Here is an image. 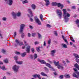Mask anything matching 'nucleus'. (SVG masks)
Instances as JSON below:
<instances>
[{
    "mask_svg": "<svg viewBox=\"0 0 79 79\" xmlns=\"http://www.w3.org/2000/svg\"><path fill=\"white\" fill-rule=\"evenodd\" d=\"M2 52L3 53H5L6 51L4 49H2Z\"/></svg>",
    "mask_w": 79,
    "mask_h": 79,
    "instance_id": "nucleus-44",
    "label": "nucleus"
},
{
    "mask_svg": "<svg viewBox=\"0 0 79 79\" xmlns=\"http://www.w3.org/2000/svg\"><path fill=\"white\" fill-rule=\"evenodd\" d=\"M40 63H41L42 64H46V62H45V61L44 60H40Z\"/></svg>",
    "mask_w": 79,
    "mask_h": 79,
    "instance_id": "nucleus-21",
    "label": "nucleus"
},
{
    "mask_svg": "<svg viewBox=\"0 0 79 79\" xmlns=\"http://www.w3.org/2000/svg\"><path fill=\"white\" fill-rule=\"evenodd\" d=\"M28 3V1H27L26 0H25L23 2V4H24V3Z\"/></svg>",
    "mask_w": 79,
    "mask_h": 79,
    "instance_id": "nucleus-33",
    "label": "nucleus"
},
{
    "mask_svg": "<svg viewBox=\"0 0 79 79\" xmlns=\"http://www.w3.org/2000/svg\"><path fill=\"white\" fill-rule=\"evenodd\" d=\"M35 33H32V36L33 37H35Z\"/></svg>",
    "mask_w": 79,
    "mask_h": 79,
    "instance_id": "nucleus-41",
    "label": "nucleus"
},
{
    "mask_svg": "<svg viewBox=\"0 0 79 79\" xmlns=\"http://www.w3.org/2000/svg\"><path fill=\"white\" fill-rule=\"evenodd\" d=\"M63 12L65 22L67 23V22H68L69 20V18L70 17V14L68 12H66V10L65 9L63 10Z\"/></svg>",
    "mask_w": 79,
    "mask_h": 79,
    "instance_id": "nucleus-1",
    "label": "nucleus"
},
{
    "mask_svg": "<svg viewBox=\"0 0 79 79\" xmlns=\"http://www.w3.org/2000/svg\"><path fill=\"white\" fill-rule=\"evenodd\" d=\"M16 35V32H15L14 36V37H15Z\"/></svg>",
    "mask_w": 79,
    "mask_h": 79,
    "instance_id": "nucleus-49",
    "label": "nucleus"
},
{
    "mask_svg": "<svg viewBox=\"0 0 79 79\" xmlns=\"http://www.w3.org/2000/svg\"><path fill=\"white\" fill-rule=\"evenodd\" d=\"M64 76L66 77V78H68V79H70L71 77H70V75L69 74H65Z\"/></svg>",
    "mask_w": 79,
    "mask_h": 79,
    "instance_id": "nucleus-14",
    "label": "nucleus"
},
{
    "mask_svg": "<svg viewBox=\"0 0 79 79\" xmlns=\"http://www.w3.org/2000/svg\"><path fill=\"white\" fill-rule=\"evenodd\" d=\"M50 43H51V40H49L48 41V44L49 45H50Z\"/></svg>",
    "mask_w": 79,
    "mask_h": 79,
    "instance_id": "nucleus-34",
    "label": "nucleus"
},
{
    "mask_svg": "<svg viewBox=\"0 0 79 79\" xmlns=\"http://www.w3.org/2000/svg\"><path fill=\"white\" fill-rule=\"evenodd\" d=\"M71 40L73 42H75V40H74V39L73 38V39H71Z\"/></svg>",
    "mask_w": 79,
    "mask_h": 79,
    "instance_id": "nucleus-50",
    "label": "nucleus"
},
{
    "mask_svg": "<svg viewBox=\"0 0 79 79\" xmlns=\"http://www.w3.org/2000/svg\"><path fill=\"white\" fill-rule=\"evenodd\" d=\"M48 61H49V63H52V61H50V60H48Z\"/></svg>",
    "mask_w": 79,
    "mask_h": 79,
    "instance_id": "nucleus-63",
    "label": "nucleus"
},
{
    "mask_svg": "<svg viewBox=\"0 0 79 79\" xmlns=\"http://www.w3.org/2000/svg\"><path fill=\"white\" fill-rule=\"evenodd\" d=\"M64 77V76L63 75H61L59 76V79H63V77Z\"/></svg>",
    "mask_w": 79,
    "mask_h": 79,
    "instance_id": "nucleus-32",
    "label": "nucleus"
},
{
    "mask_svg": "<svg viewBox=\"0 0 79 79\" xmlns=\"http://www.w3.org/2000/svg\"><path fill=\"white\" fill-rule=\"evenodd\" d=\"M16 63L19 64H23V61H16Z\"/></svg>",
    "mask_w": 79,
    "mask_h": 79,
    "instance_id": "nucleus-28",
    "label": "nucleus"
},
{
    "mask_svg": "<svg viewBox=\"0 0 79 79\" xmlns=\"http://www.w3.org/2000/svg\"><path fill=\"white\" fill-rule=\"evenodd\" d=\"M44 69H45V70H46V71H47L48 70V69H47V67H45Z\"/></svg>",
    "mask_w": 79,
    "mask_h": 79,
    "instance_id": "nucleus-56",
    "label": "nucleus"
},
{
    "mask_svg": "<svg viewBox=\"0 0 79 79\" xmlns=\"http://www.w3.org/2000/svg\"><path fill=\"white\" fill-rule=\"evenodd\" d=\"M2 19L4 21H6V19L5 18H3Z\"/></svg>",
    "mask_w": 79,
    "mask_h": 79,
    "instance_id": "nucleus-54",
    "label": "nucleus"
},
{
    "mask_svg": "<svg viewBox=\"0 0 79 79\" xmlns=\"http://www.w3.org/2000/svg\"><path fill=\"white\" fill-rule=\"evenodd\" d=\"M40 48L39 47V48H36V50L37 51V52H39L40 51Z\"/></svg>",
    "mask_w": 79,
    "mask_h": 79,
    "instance_id": "nucleus-40",
    "label": "nucleus"
},
{
    "mask_svg": "<svg viewBox=\"0 0 79 79\" xmlns=\"http://www.w3.org/2000/svg\"><path fill=\"white\" fill-rule=\"evenodd\" d=\"M40 20H41V21H44V16H43V15H42V14L40 15Z\"/></svg>",
    "mask_w": 79,
    "mask_h": 79,
    "instance_id": "nucleus-15",
    "label": "nucleus"
},
{
    "mask_svg": "<svg viewBox=\"0 0 79 79\" xmlns=\"http://www.w3.org/2000/svg\"><path fill=\"white\" fill-rule=\"evenodd\" d=\"M28 37H31V34L30 33H29L28 34Z\"/></svg>",
    "mask_w": 79,
    "mask_h": 79,
    "instance_id": "nucleus-58",
    "label": "nucleus"
},
{
    "mask_svg": "<svg viewBox=\"0 0 79 79\" xmlns=\"http://www.w3.org/2000/svg\"><path fill=\"white\" fill-rule=\"evenodd\" d=\"M32 76L33 77H35V78H36V77H38L39 79L40 78L39 77H40V75H32Z\"/></svg>",
    "mask_w": 79,
    "mask_h": 79,
    "instance_id": "nucleus-17",
    "label": "nucleus"
},
{
    "mask_svg": "<svg viewBox=\"0 0 79 79\" xmlns=\"http://www.w3.org/2000/svg\"><path fill=\"white\" fill-rule=\"evenodd\" d=\"M41 74L42 75V76H48L45 73H44V72H42L41 73Z\"/></svg>",
    "mask_w": 79,
    "mask_h": 79,
    "instance_id": "nucleus-26",
    "label": "nucleus"
},
{
    "mask_svg": "<svg viewBox=\"0 0 79 79\" xmlns=\"http://www.w3.org/2000/svg\"><path fill=\"white\" fill-rule=\"evenodd\" d=\"M31 49V47L29 45L28 46L26 49V52H27L28 53H29V52H30V49Z\"/></svg>",
    "mask_w": 79,
    "mask_h": 79,
    "instance_id": "nucleus-10",
    "label": "nucleus"
},
{
    "mask_svg": "<svg viewBox=\"0 0 79 79\" xmlns=\"http://www.w3.org/2000/svg\"><path fill=\"white\" fill-rule=\"evenodd\" d=\"M62 38H63V40H64V35H62Z\"/></svg>",
    "mask_w": 79,
    "mask_h": 79,
    "instance_id": "nucleus-55",
    "label": "nucleus"
},
{
    "mask_svg": "<svg viewBox=\"0 0 79 79\" xmlns=\"http://www.w3.org/2000/svg\"><path fill=\"white\" fill-rule=\"evenodd\" d=\"M52 6H57L58 7L60 8L61 7V9H63V7H64V5L60 3H58L56 2H52Z\"/></svg>",
    "mask_w": 79,
    "mask_h": 79,
    "instance_id": "nucleus-3",
    "label": "nucleus"
},
{
    "mask_svg": "<svg viewBox=\"0 0 79 79\" xmlns=\"http://www.w3.org/2000/svg\"><path fill=\"white\" fill-rule=\"evenodd\" d=\"M31 51L33 53H34V52H35V50H34V48H31Z\"/></svg>",
    "mask_w": 79,
    "mask_h": 79,
    "instance_id": "nucleus-37",
    "label": "nucleus"
},
{
    "mask_svg": "<svg viewBox=\"0 0 79 79\" xmlns=\"http://www.w3.org/2000/svg\"><path fill=\"white\" fill-rule=\"evenodd\" d=\"M21 12H18L17 14L16 15L17 16H21Z\"/></svg>",
    "mask_w": 79,
    "mask_h": 79,
    "instance_id": "nucleus-30",
    "label": "nucleus"
},
{
    "mask_svg": "<svg viewBox=\"0 0 79 79\" xmlns=\"http://www.w3.org/2000/svg\"><path fill=\"white\" fill-rule=\"evenodd\" d=\"M22 48L23 49H24V48H25V46L22 47Z\"/></svg>",
    "mask_w": 79,
    "mask_h": 79,
    "instance_id": "nucleus-62",
    "label": "nucleus"
},
{
    "mask_svg": "<svg viewBox=\"0 0 79 79\" xmlns=\"http://www.w3.org/2000/svg\"><path fill=\"white\" fill-rule=\"evenodd\" d=\"M28 11L30 14L29 15H28V16H29V17H32V16H33V14H32V12L31 11V9H28Z\"/></svg>",
    "mask_w": 79,
    "mask_h": 79,
    "instance_id": "nucleus-8",
    "label": "nucleus"
},
{
    "mask_svg": "<svg viewBox=\"0 0 79 79\" xmlns=\"http://www.w3.org/2000/svg\"><path fill=\"white\" fill-rule=\"evenodd\" d=\"M73 77L77 78V79H79V77H78V76H77V75L75 74V73H73Z\"/></svg>",
    "mask_w": 79,
    "mask_h": 79,
    "instance_id": "nucleus-24",
    "label": "nucleus"
},
{
    "mask_svg": "<svg viewBox=\"0 0 79 79\" xmlns=\"http://www.w3.org/2000/svg\"><path fill=\"white\" fill-rule=\"evenodd\" d=\"M0 64H3V62L1 61H0Z\"/></svg>",
    "mask_w": 79,
    "mask_h": 79,
    "instance_id": "nucleus-57",
    "label": "nucleus"
},
{
    "mask_svg": "<svg viewBox=\"0 0 79 79\" xmlns=\"http://www.w3.org/2000/svg\"><path fill=\"white\" fill-rule=\"evenodd\" d=\"M76 23L77 24H79V19H77L76 21Z\"/></svg>",
    "mask_w": 79,
    "mask_h": 79,
    "instance_id": "nucleus-38",
    "label": "nucleus"
},
{
    "mask_svg": "<svg viewBox=\"0 0 79 79\" xmlns=\"http://www.w3.org/2000/svg\"><path fill=\"white\" fill-rule=\"evenodd\" d=\"M21 37L22 38H23L24 37V34L23 33L22 34Z\"/></svg>",
    "mask_w": 79,
    "mask_h": 79,
    "instance_id": "nucleus-47",
    "label": "nucleus"
},
{
    "mask_svg": "<svg viewBox=\"0 0 79 79\" xmlns=\"http://www.w3.org/2000/svg\"><path fill=\"white\" fill-rule=\"evenodd\" d=\"M0 68H1V69H2V70H5V69H5V66H3L2 67L1 66H0Z\"/></svg>",
    "mask_w": 79,
    "mask_h": 79,
    "instance_id": "nucleus-31",
    "label": "nucleus"
},
{
    "mask_svg": "<svg viewBox=\"0 0 79 79\" xmlns=\"http://www.w3.org/2000/svg\"><path fill=\"white\" fill-rule=\"evenodd\" d=\"M44 46L45 47L46 46V43H45V41L44 42Z\"/></svg>",
    "mask_w": 79,
    "mask_h": 79,
    "instance_id": "nucleus-52",
    "label": "nucleus"
},
{
    "mask_svg": "<svg viewBox=\"0 0 79 79\" xmlns=\"http://www.w3.org/2000/svg\"><path fill=\"white\" fill-rule=\"evenodd\" d=\"M61 45H62V46H63V47L64 48H68L67 45H66L65 44H61Z\"/></svg>",
    "mask_w": 79,
    "mask_h": 79,
    "instance_id": "nucleus-19",
    "label": "nucleus"
},
{
    "mask_svg": "<svg viewBox=\"0 0 79 79\" xmlns=\"http://www.w3.org/2000/svg\"><path fill=\"white\" fill-rule=\"evenodd\" d=\"M15 42L17 43V44H19V45H23V42L21 43H19V41L18 40H15Z\"/></svg>",
    "mask_w": 79,
    "mask_h": 79,
    "instance_id": "nucleus-13",
    "label": "nucleus"
},
{
    "mask_svg": "<svg viewBox=\"0 0 79 79\" xmlns=\"http://www.w3.org/2000/svg\"><path fill=\"white\" fill-rule=\"evenodd\" d=\"M56 12L59 18H60V19H61V17H62V15L63 14V13L61 12V10H57Z\"/></svg>",
    "mask_w": 79,
    "mask_h": 79,
    "instance_id": "nucleus-4",
    "label": "nucleus"
},
{
    "mask_svg": "<svg viewBox=\"0 0 79 79\" xmlns=\"http://www.w3.org/2000/svg\"><path fill=\"white\" fill-rule=\"evenodd\" d=\"M23 42L25 44V46H26L27 45H28V44L27 43V42H26V41L25 40H24Z\"/></svg>",
    "mask_w": 79,
    "mask_h": 79,
    "instance_id": "nucleus-35",
    "label": "nucleus"
},
{
    "mask_svg": "<svg viewBox=\"0 0 79 79\" xmlns=\"http://www.w3.org/2000/svg\"><path fill=\"white\" fill-rule=\"evenodd\" d=\"M39 44V42L36 41L35 42V45H37V44Z\"/></svg>",
    "mask_w": 79,
    "mask_h": 79,
    "instance_id": "nucleus-43",
    "label": "nucleus"
},
{
    "mask_svg": "<svg viewBox=\"0 0 79 79\" xmlns=\"http://www.w3.org/2000/svg\"><path fill=\"white\" fill-rule=\"evenodd\" d=\"M29 27H30V28H31V29H32V26H29Z\"/></svg>",
    "mask_w": 79,
    "mask_h": 79,
    "instance_id": "nucleus-59",
    "label": "nucleus"
},
{
    "mask_svg": "<svg viewBox=\"0 0 79 79\" xmlns=\"http://www.w3.org/2000/svg\"><path fill=\"white\" fill-rule=\"evenodd\" d=\"M54 75H57V73H56V72H55V73H54Z\"/></svg>",
    "mask_w": 79,
    "mask_h": 79,
    "instance_id": "nucleus-61",
    "label": "nucleus"
},
{
    "mask_svg": "<svg viewBox=\"0 0 79 79\" xmlns=\"http://www.w3.org/2000/svg\"><path fill=\"white\" fill-rule=\"evenodd\" d=\"M20 27L19 32L20 33H23V30H24V26H25V25L24 24H21L20 25Z\"/></svg>",
    "mask_w": 79,
    "mask_h": 79,
    "instance_id": "nucleus-5",
    "label": "nucleus"
},
{
    "mask_svg": "<svg viewBox=\"0 0 79 79\" xmlns=\"http://www.w3.org/2000/svg\"><path fill=\"white\" fill-rule=\"evenodd\" d=\"M14 58V59L15 60H18V57L15 56Z\"/></svg>",
    "mask_w": 79,
    "mask_h": 79,
    "instance_id": "nucleus-45",
    "label": "nucleus"
},
{
    "mask_svg": "<svg viewBox=\"0 0 79 79\" xmlns=\"http://www.w3.org/2000/svg\"><path fill=\"white\" fill-rule=\"evenodd\" d=\"M45 64H46V65L47 66H48V68H52V67H51V65H50V64L47 63H46Z\"/></svg>",
    "mask_w": 79,
    "mask_h": 79,
    "instance_id": "nucleus-22",
    "label": "nucleus"
},
{
    "mask_svg": "<svg viewBox=\"0 0 79 79\" xmlns=\"http://www.w3.org/2000/svg\"><path fill=\"white\" fill-rule=\"evenodd\" d=\"M19 66H16V65H15L13 66V69L15 72H18V70L19 69Z\"/></svg>",
    "mask_w": 79,
    "mask_h": 79,
    "instance_id": "nucleus-7",
    "label": "nucleus"
},
{
    "mask_svg": "<svg viewBox=\"0 0 79 79\" xmlns=\"http://www.w3.org/2000/svg\"><path fill=\"white\" fill-rule=\"evenodd\" d=\"M45 2H46L45 5L47 6H48L50 4V2L49 1V0H44Z\"/></svg>",
    "mask_w": 79,
    "mask_h": 79,
    "instance_id": "nucleus-12",
    "label": "nucleus"
},
{
    "mask_svg": "<svg viewBox=\"0 0 79 79\" xmlns=\"http://www.w3.org/2000/svg\"><path fill=\"white\" fill-rule=\"evenodd\" d=\"M9 5H11L12 4H13V0H9Z\"/></svg>",
    "mask_w": 79,
    "mask_h": 79,
    "instance_id": "nucleus-18",
    "label": "nucleus"
},
{
    "mask_svg": "<svg viewBox=\"0 0 79 79\" xmlns=\"http://www.w3.org/2000/svg\"><path fill=\"white\" fill-rule=\"evenodd\" d=\"M54 34L55 35H56V36H57L58 35V34L57 33V32L55 31H54Z\"/></svg>",
    "mask_w": 79,
    "mask_h": 79,
    "instance_id": "nucleus-39",
    "label": "nucleus"
},
{
    "mask_svg": "<svg viewBox=\"0 0 79 79\" xmlns=\"http://www.w3.org/2000/svg\"><path fill=\"white\" fill-rule=\"evenodd\" d=\"M64 42H66V43L67 44H68V41L67 40H66V39H64Z\"/></svg>",
    "mask_w": 79,
    "mask_h": 79,
    "instance_id": "nucleus-42",
    "label": "nucleus"
},
{
    "mask_svg": "<svg viewBox=\"0 0 79 79\" xmlns=\"http://www.w3.org/2000/svg\"><path fill=\"white\" fill-rule=\"evenodd\" d=\"M15 54H17V55H19L20 54V52H15Z\"/></svg>",
    "mask_w": 79,
    "mask_h": 79,
    "instance_id": "nucleus-46",
    "label": "nucleus"
},
{
    "mask_svg": "<svg viewBox=\"0 0 79 79\" xmlns=\"http://www.w3.org/2000/svg\"><path fill=\"white\" fill-rule=\"evenodd\" d=\"M27 53V52H24V53L21 54V56H22V57H24V56L25 55H26Z\"/></svg>",
    "mask_w": 79,
    "mask_h": 79,
    "instance_id": "nucleus-25",
    "label": "nucleus"
},
{
    "mask_svg": "<svg viewBox=\"0 0 79 79\" xmlns=\"http://www.w3.org/2000/svg\"><path fill=\"white\" fill-rule=\"evenodd\" d=\"M4 62L5 63H7L8 62V59H6L4 60Z\"/></svg>",
    "mask_w": 79,
    "mask_h": 79,
    "instance_id": "nucleus-29",
    "label": "nucleus"
},
{
    "mask_svg": "<svg viewBox=\"0 0 79 79\" xmlns=\"http://www.w3.org/2000/svg\"><path fill=\"white\" fill-rule=\"evenodd\" d=\"M74 66L75 68H77L78 69V70H79V66L78 64H77L76 63L74 65Z\"/></svg>",
    "mask_w": 79,
    "mask_h": 79,
    "instance_id": "nucleus-23",
    "label": "nucleus"
},
{
    "mask_svg": "<svg viewBox=\"0 0 79 79\" xmlns=\"http://www.w3.org/2000/svg\"><path fill=\"white\" fill-rule=\"evenodd\" d=\"M34 59H35V58H37V55L36 54H34Z\"/></svg>",
    "mask_w": 79,
    "mask_h": 79,
    "instance_id": "nucleus-36",
    "label": "nucleus"
},
{
    "mask_svg": "<svg viewBox=\"0 0 79 79\" xmlns=\"http://www.w3.org/2000/svg\"><path fill=\"white\" fill-rule=\"evenodd\" d=\"M66 62L67 63H69V61L68 60V59H67L66 60Z\"/></svg>",
    "mask_w": 79,
    "mask_h": 79,
    "instance_id": "nucleus-60",
    "label": "nucleus"
},
{
    "mask_svg": "<svg viewBox=\"0 0 79 79\" xmlns=\"http://www.w3.org/2000/svg\"><path fill=\"white\" fill-rule=\"evenodd\" d=\"M47 27H50L51 26H50V25L49 24H48L47 25Z\"/></svg>",
    "mask_w": 79,
    "mask_h": 79,
    "instance_id": "nucleus-51",
    "label": "nucleus"
},
{
    "mask_svg": "<svg viewBox=\"0 0 79 79\" xmlns=\"http://www.w3.org/2000/svg\"><path fill=\"white\" fill-rule=\"evenodd\" d=\"M73 70H74L76 72V73H77V76H78V77H79V72H77V69H73Z\"/></svg>",
    "mask_w": 79,
    "mask_h": 79,
    "instance_id": "nucleus-16",
    "label": "nucleus"
},
{
    "mask_svg": "<svg viewBox=\"0 0 79 79\" xmlns=\"http://www.w3.org/2000/svg\"><path fill=\"white\" fill-rule=\"evenodd\" d=\"M73 56H74L75 58H76V61L77 63H78L79 61V59L78 58H79V55L74 53L73 54Z\"/></svg>",
    "mask_w": 79,
    "mask_h": 79,
    "instance_id": "nucleus-6",
    "label": "nucleus"
},
{
    "mask_svg": "<svg viewBox=\"0 0 79 79\" xmlns=\"http://www.w3.org/2000/svg\"><path fill=\"white\" fill-rule=\"evenodd\" d=\"M30 21H33V19H32L31 18H30Z\"/></svg>",
    "mask_w": 79,
    "mask_h": 79,
    "instance_id": "nucleus-53",
    "label": "nucleus"
},
{
    "mask_svg": "<svg viewBox=\"0 0 79 79\" xmlns=\"http://www.w3.org/2000/svg\"><path fill=\"white\" fill-rule=\"evenodd\" d=\"M56 53V50H54L51 51V54L52 56H55V53Z\"/></svg>",
    "mask_w": 79,
    "mask_h": 79,
    "instance_id": "nucleus-11",
    "label": "nucleus"
},
{
    "mask_svg": "<svg viewBox=\"0 0 79 79\" xmlns=\"http://www.w3.org/2000/svg\"><path fill=\"white\" fill-rule=\"evenodd\" d=\"M12 15L13 16V18L14 19H15V18H16V13L14 12H13L12 13Z\"/></svg>",
    "mask_w": 79,
    "mask_h": 79,
    "instance_id": "nucleus-20",
    "label": "nucleus"
},
{
    "mask_svg": "<svg viewBox=\"0 0 79 79\" xmlns=\"http://www.w3.org/2000/svg\"><path fill=\"white\" fill-rule=\"evenodd\" d=\"M72 8H73V9L75 10V9H76V6H72Z\"/></svg>",
    "mask_w": 79,
    "mask_h": 79,
    "instance_id": "nucleus-48",
    "label": "nucleus"
},
{
    "mask_svg": "<svg viewBox=\"0 0 79 79\" xmlns=\"http://www.w3.org/2000/svg\"><path fill=\"white\" fill-rule=\"evenodd\" d=\"M35 21L38 24H40V21L38 18H37V16H35Z\"/></svg>",
    "mask_w": 79,
    "mask_h": 79,
    "instance_id": "nucleus-9",
    "label": "nucleus"
},
{
    "mask_svg": "<svg viewBox=\"0 0 79 79\" xmlns=\"http://www.w3.org/2000/svg\"><path fill=\"white\" fill-rule=\"evenodd\" d=\"M53 62L55 65L56 66H57V68L59 69H64V67H63V66L61 65H60V62L59 61L56 62L54 60Z\"/></svg>",
    "mask_w": 79,
    "mask_h": 79,
    "instance_id": "nucleus-2",
    "label": "nucleus"
},
{
    "mask_svg": "<svg viewBox=\"0 0 79 79\" xmlns=\"http://www.w3.org/2000/svg\"><path fill=\"white\" fill-rule=\"evenodd\" d=\"M31 7L33 9H35V5L33 4L31 6Z\"/></svg>",
    "mask_w": 79,
    "mask_h": 79,
    "instance_id": "nucleus-27",
    "label": "nucleus"
},
{
    "mask_svg": "<svg viewBox=\"0 0 79 79\" xmlns=\"http://www.w3.org/2000/svg\"><path fill=\"white\" fill-rule=\"evenodd\" d=\"M42 35H40V39H42Z\"/></svg>",
    "mask_w": 79,
    "mask_h": 79,
    "instance_id": "nucleus-64",
    "label": "nucleus"
}]
</instances>
